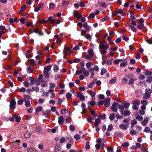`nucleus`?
Wrapping results in <instances>:
<instances>
[{"label":"nucleus","instance_id":"nucleus-1","mask_svg":"<svg viewBox=\"0 0 152 152\" xmlns=\"http://www.w3.org/2000/svg\"><path fill=\"white\" fill-rule=\"evenodd\" d=\"M88 54L84 56L85 58L86 59L91 60L94 55V52L92 49H90L88 51Z\"/></svg>","mask_w":152,"mask_h":152},{"label":"nucleus","instance_id":"nucleus-2","mask_svg":"<svg viewBox=\"0 0 152 152\" xmlns=\"http://www.w3.org/2000/svg\"><path fill=\"white\" fill-rule=\"evenodd\" d=\"M151 92L150 89L146 88L145 90V93L143 95V98L146 99L150 98Z\"/></svg>","mask_w":152,"mask_h":152},{"label":"nucleus","instance_id":"nucleus-3","mask_svg":"<svg viewBox=\"0 0 152 152\" xmlns=\"http://www.w3.org/2000/svg\"><path fill=\"white\" fill-rule=\"evenodd\" d=\"M109 45L108 44H105V41L104 40L101 41L99 43V49H107Z\"/></svg>","mask_w":152,"mask_h":152},{"label":"nucleus","instance_id":"nucleus-4","mask_svg":"<svg viewBox=\"0 0 152 152\" xmlns=\"http://www.w3.org/2000/svg\"><path fill=\"white\" fill-rule=\"evenodd\" d=\"M64 50L63 53L64 58L66 56L67 52H69L70 54H71L72 52V51L70 49V48H68L67 46H65L64 47Z\"/></svg>","mask_w":152,"mask_h":152},{"label":"nucleus","instance_id":"nucleus-5","mask_svg":"<svg viewBox=\"0 0 152 152\" xmlns=\"http://www.w3.org/2000/svg\"><path fill=\"white\" fill-rule=\"evenodd\" d=\"M20 141L18 140H16L15 142H13L12 143L13 144V148L15 149H19V148L20 144L18 143H20Z\"/></svg>","mask_w":152,"mask_h":152},{"label":"nucleus","instance_id":"nucleus-6","mask_svg":"<svg viewBox=\"0 0 152 152\" xmlns=\"http://www.w3.org/2000/svg\"><path fill=\"white\" fill-rule=\"evenodd\" d=\"M110 99L109 97H107L104 100V105L106 107H108L110 105Z\"/></svg>","mask_w":152,"mask_h":152},{"label":"nucleus","instance_id":"nucleus-7","mask_svg":"<svg viewBox=\"0 0 152 152\" xmlns=\"http://www.w3.org/2000/svg\"><path fill=\"white\" fill-rule=\"evenodd\" d=\"M118 105V103L115 102L112 105L111 107L112 110L114 112H117L118 111V109L117 108V106Z\"/></svg>","mask_w":152,"mask_h":152},{"label":"nucleus","instance_id":"nucleus-8","mask_svg":"<svg viewBox=\"0 0 152 152\" xmlns=\"http://www.w3.org/2000/svg\"><path fill=\"white\" fill-rule=\"evenodd\" d=\"M73 14L78 19H79L82 18V15L79 14L78 12L76 10H74Z\"/></svg>","mask_w":152,"mask_h":152},{"label":"nucleus","instance_id":"nucleus-9","mask_svg":"<svg viewBox=\"0 0 152 152\" xmlns=\"http://www.w3.org/2000/svg\"><path fill=\"white\" fill-rule=\"evenodd\" d=\"M77 97L82 101H84L85 99V96L83 95L81 92L77 93Z\"/></svg>","mask_w":152,"mask_h":152},{"label":"nucleus","instance_id":"nucleus-10","mask_svg":"<svg viewBox=\"0 0 152 152\" xmlns=\"http://www.w3.org/2000/svg\"><path fill=\"white\" fill-rule=\"evenodd\" d=\"M16 103V102L14 99H11L10 102V108L12 109H14L15 107Z\"/></svg>","mask_w":152,"mask_h":152},{"label":"nucleus","instance_id":"nucleus-11","mask_svg":"<svg viewBox=\"0 0 152 152\" xmlns=\"http://www.w3.org/2000/svg\"><path fill=\"white\" fill-rule=\"evenodd\" d=\"M51 67L52 66L50 65H48L45 67L43 71V73L46 74L48 73V72L51 70Z\"/></svg>","mask_w":152,"mask_h":152},{"label":"nucleus","instance_id":"nucleus-12","mask_svg":"<svg viewBox=\"0 0 152 152\" xmlns=\"http://www.w3.org/2000/svg\"><path fill=\"white\" fill-rule=\"evenodd\" d=\"M34 32L38 34L39 35L42 36L43 34V32L41 31H39L38 27H37L36 28H34Z\"/></svg>","mask_w":152,"mask_h":152},{"label":"nucleus","instance_id":"nucleus-13","mask_svg":"<svg viewBox=\"0 0 152 152\" xmlns=\"http://www.w3.org/2000/svg\"><path fill=\"white\" fill-rule=\"evenodd\" d=\"M121 104L124 106V108L127 109L130 105L129 103H127L125 101H122L121 102Z\"/></svg>","mask_w":152,"mask_h":152},{"label":"nucleus","instance_id":"nucleus-14","mask_svg":"<svg viewBox=\"0 0 152 152\" xmlns=\"http://www.w3.org/2000/svg\"><path fill=\"white\" fill-rule=\"evenodd\" d=\"M128 125L129 124L125 125L123 124H121L119 126V127L121 129L123 130H126L127 129Z\"/></svg>","mask_w":152,"mask_h":152},{"label":"nucleus","instance_id":"nucleus-15","mask_svg":"<svg viewBox=\"0 0 152 152\" xmlns=\"http://www.w3.org/2000/svg\"><path fill=\"white\" fill-rule=\"evenodd\" d=\"M122 115H123L125 116H127L129 115L130 114V112L128 110H126L124 112L122 111H120Z\"/></svg>","mask_w":152,"mask_h":152},{"label":"nucleus","instance_id":"nucleus-16","mask_svg":"<svg viewBox=\"0 0 152 152\" xmlns=\"http://www.w3.org/2000/svg\"><path fill=\"white\" fill-rule=\"evenodd\" d=\"M64 120L63 117L61 116H59L58 119V123L60 124H62L64 123Z\"/></svg>","mask_w":152,"mask_h":152},{"label":"nucleus","instance_id":"nucleus-17","mask_svg":"<svg viewBox=\"0 0 152 152\" xmlns=\"http://www.w3.org/2000/svg\"><path fill=\"white\" fill-rule=\"evenodd\" d=\"M132 104L139 105L140 104V101L139 100L137 99L133 100Z\"/></svg>","mask_w":152,"mask_h":152},{"label":"nucleus","instance_id":"nucleus-18","mask_svg":"<svg viewBox=\"0 0 152 152\" xmlns=\"http://www.w3.org/2000/svg\"><path fill=\"white\" fill-rule=\"evenodd\" d=\"M83 27L84 28L86 29L87 31H89L91 27L88 25L87 23H85L83 25Z\"/></svg>","mask_w":152,"mask_h":152},{"label":"nucleus","instance_id":"nucleus-19","mask_svg":"<svg viewBox=\"0 0 152 152\" xmlns=\"http://www.w3.org/2000/svg\"><path fill=\"white\" fill-rule=\"evenodd\" d=\"M101 122V120L99 118H97L95 120V126L97 127L98 126H99V124Z\"/></svg>","mask_w":152,"mask_h":152},{"label":"nucleus","instance_id":"nucleus-20","mask_svg":"<svg viewBox=\"0 0 152 152\" xmlns=\"http://www.w3.org/2000/svg\"><path fill=\"white\" fill-rule=\"evenodd\" d=\"M98 4L104 8H106L107 6L106 4L104 2L99 1L98 2Z\"/></svg>","mask_w":152,"mask_h":152},{"label":"nucleus","instance_id":"nucleus-21","mask_svg":"<svg viewBox=\"0 0 152 152\" xmlns=\"http://www.w3.org/2000/svg\"><path fill=\"white\" fill-rule=\"evenodd\" d=\"M55 19H53L52 17H49L48 18V21L50 22L52 24L55 23Z\"/></svg>","mask_w":152,"mask_h":152},{"label":"nucleus","instance_id":"nucleus-22","mask_svg":"<svg viewBox=\"0 0 152 152\" xmlns=\"http://www.w3.org/2000/svg\"><path fill=\"white\" fill-rule=\"evenodd\" d=\"M24 97V100L25 101H26V100H28L31 99L30 96L29 95L27 94H24L23 96Z\"/></svg>","mask_w":152,"mask_h":152},{"label":"nucleus","instance_id":"nucleus-23","mask_svg":"<svg viewBox=\"0 0 152 152\" xmlns=\"http://www.w3.org/2000/svg\"><path fill=\"white\" fill-rule=\"evenodd\" d=\"M137 27L138 29L141 30L144 27V25L143 24L140 23L137 25Z\"/></svg>","mask_w":152,"mask_h":152},{"label":"nucleus","instance_id":"nucleus-24","mask_svg":"<svg viewBox=\"0 0 152 152\" xmlns=\"http://www.w3.org/2000/svg\"><path fill=\"white\" fill-rule=\"evenodd\" d=\"M122 59H117L113 61V63L115 64H119L120 62H122Z\"/></svg>","mask_w":152,"mask_h":152},{"label":"nucleus","instance_id":"nucleus-25","mask_svg":"<svg viewBox=\"0 0 152 152\" xmlns=\"http://www.w3.org/2000/svg\"><path fill=\"white\" fill-rule=\"evenodd\" d=\"M101 49V50L100 51V53L102 55H104L107 53V51L106 50L107 49Z\"/></svg>","mask_w":152,"mask_h":152},{"label":"nucleus","instance_id":"nucleus-26","mask_svg":"<svg viewBox=\"0 0 152 152\" xmlns=\"http://www.w3.org/2000/svg\"><path fill=\"white\" fill-rule=\"evenodd\" d=\"M36 110L37 114H38V113L37 112L41 111L43 110V108L42 106H40L37 107Z\"/></svg>","mask_w":152,"mask_h":152},{"label":"nucleus","instance_id":"nucleus-27","mask_svg":"<svg viewBox=\"0 0 152 152\" xmlns=\"http://www.w3.org/2000/svg\"><path fill=\"white\" fill-rule=\"evenodd\" d=\"M30 63L33 66H36V63L35 62V61L33 59H30L29 60Z\"/></svg>","mask_w":152,"mask_h":152},{"label":"nucleus","instance_id":"nucleus-28","mask_svg":"<svg viewBox=\"0 0 152 152\" xmlns=\"http://www.w3.org/2000/svg\"><path fill=\"white\" fill-rule=\"evenodd\" d=\"M27 152H36L35 149L32 148H27Z\"/></svg>","mask_w":152,"mask_h":152},{"label":"nucleus","instance_id":"nucleus-29","mask_svg":"<svg viewBox=\"0 0 152 152\" xmlns=\"http://www.w3.org/2000/svg\"><path fill=\"white\" fill-rule=\"evenodd\" d=\"M115 134L120 137H122L124 135L123 133L120 132H116Z\"/></svg>","mask_w":152,"mask_h":152},{"label":"nucleus","instance_id":"nucleus-30","mask_svg":"<svg viewBox=\"0 0 152 152\" xmlns=\"http://www.w3.org/2000/svg\"><path fill=\"white\" fill-rule=\"evenodd\" d=\"M146 81L149 83H151L152 82V76H148L146 78Z\"/></svg>","mask_w":152,"mask_h":152},{"label":"nucleus","instance_id":"nucleus-31","mask_svg":"<svg viewBox=\"0 0 152 152\" xmlns=\"http://www.w3.org/2000/svg\"><path fill=\"white\" fill-rule=\"evenodd\" d=\"M117 80L116 77H114L112 80H110V84H114L115 83Z\"/></svg>","mask_w":152,"mask_h":152},{"label":"nucleus","instance_id":"nucleus-32","mask_svg":"<svg viewBox=\"0 0 152 152\" xmlns=\"http://www.w3.org/2000/svg\"><path fill=\"white\" fill-rule=\"evenodd\" d=\"M130 28H131V30L134 31V32H136L137 31V30L136 28L131 25H129L128 26Z\"/></svg>","mask_w":152,"mask_h":152},{"label":"nucleus","instance_id":"nucleus-33","mask_svg":"<svg viewBox=\"0 0 152 152\" xmlns=\"http://www.w3.org/2000/svg\"><path fill=\"white\" fill-rule=\"evenodd\" d=\"M89 94L91 95L92 97H94L96 94V92H93L92 91H90L88 92Z\"/></svg>","mask_w":152,"mask_h":152},{"label":"nucleus","instance_id":"nucleus-34","mask_svg":"<svg viewBox=\"0 0 152 152\" xmlns=\"http://www.w3.org/2000/svg\"><path fill=\"white\" fill-rule=\"evenodd\" d=\"M66 141L68 142L71 143L72 141V139L71 137H66Z\"/></svg>","mask_w":152,"mask_h":152},{"label":"nucleus","instance_id":"nucleus-35","mask_svg":"<svg viewBox=\"0 0 152 152\" xmlns=\"http://www.w3.org/2000/svg\"><path fill=\"white\" fill-rule=\"evenodd\" d=\"M53 70L55 72H57L59 70L58 67L56 65H54L53 66Z\"/></svg>","mask_w":152,"mask_h":152},{"label":"nucleus","instance_id":"nucleus-36","mask_svg":"<svg viewBox=\"0 0 152 152\" xmlns=\"http://www.w3.org/2000/svg\"><path fill=\"white\" fill-rule=\"evenodd\" d=\"M115 118V116L113 113L111 114L109 116L110 120L111 121H113L114 120Z\"/></svg>","mask_w":152,"mask_h":152},{"label":"nucleus","instance_id":"nucleus-37","mask_svg":"<svg viewBox=\"0 0 152 152\" xmlns=\"http://www.w3.org/2000/svg\"><path fill=\"white\" fill-rule=\"evenodd\" d=\"M55 6V4L53 3H51L49 5V8L50 10L53 9H54V7Z\"/></svg>","mask_w":152,"mask_h":152},{"label":"nucleus","instance_id":"nucleus-38","mask_svg":"<svg viewBox=\"0 0 152 152\" xmlns=\"http://www.w3.org/2000/svg\"><path fill=\"white\" fill-rule=\"evenodd\" d=\"M95 15L94 13L92 12L90 13L89 16L88 17V19H91L94 18Z\"/></svg>","mask_w":152,"mask_h":152},{"label":"nucleus","instance_id":"nucleus-39","mask_svg":"<svg viewBox=\"0 0 152 152\" xmlns=\"http://www.w3.org/2000/svg\"><path fill=\"white\" fill-rule=\"evenodd\" d=\"M43 77V76L42 75H39L37 80H39L42 83L43 82V80L42 78Z\"/></svg>","mask_w":152,"mask_h":152},{"label":"nucleus","instance_id":"nucleus-40","mask_svg":"<svg viewBox=\"0 0 152 152\" xmlns=\"http://www.w3.org/2000/svg\"><path fill=\"white\" fill-rule=\"evenodd\" d=\"M85 148L87 150H88L90 149L89 142L87 141L86 143V145L85 147Z\"/></svg>","mask_w":152,"mask_h":152},{"label":"nucleus","instance_id":"nucleus-41","mask_svg":"<svg viewBox=\"0 0 152 152\" xmlns=\"http://www.w3.org/2000/svg\"><path fill=\"white\" fill-rule=\"evenodd\" d=\"M136 119L138 121H142V120L143 118L141 116L137 115L136 116Z\"/></svg>","mask_w":152,"mask_h":152},{"label":"nucleus","instance_id":"nucleus-42","mask_svg":"<svg viewBox=\"0 0 152 152\" xmlns=\"http://www.w3.org/2000/svg\"><path fill=\"white\" fill-rule=\"evenodd\" d=\"M96 102L94 101H91V102H88V105H90L91 106H94L95 105Z\"/></svg>","mask_w":152,"mask_h":152},{"label":"nucleus","instance_id":"nucleus-43","mask_svg":"<svg viewBox=\"0 0 152 152\" xmlns=\"http://www.w3.org/2000/svg\"><path fill=\"white\" fill-rule=\"evenodd\" d=\"M137 133V131L134 129L132 130L130 132V134L132 135H136Z\"/></svg>","mask_w":152,"mask_h":152},{"label":"nucleus","instance_id":"nucleus-44","mask_svg":"<svg viewBox=\"0 0 152 152\" xmlns=\"http://www.w3.org/2000/svg\"><path fill=\"white\" fill-rule=\"evenodd\" d=\"M113 129V127L112 124H110L108 126L107 130L108 131H111Z\"/></svg>","mask_w":152,"mask_h":152},{"label":"nucleus","instance_id":"nucleus-45","mask_svg":"<svg viewBox=\"0 0 152 152\" xmlns=\"http://www.w3.org/2000/svg\"><path fill=\"white\" fill-rule=\"evenodd\" d=\"M61 150V148L58 146L56 145L55 147V152H58Z\"/></svg>","mask_w":152,"mask_h":152},{"label":"nucleus","instance_id":"nucleus-46","mask_svg":"<svg viewBox=\"0 0 152 152\" xmlns=\"http://www.w3.org/2000/svg\"><path fill=\"white\" fill-rule=\"evenodd\" d=\"M83 73L84 74V75L85 76H88L89 75V72L87 70H86L85 71H84Z\"/></svg>","mask_w":152,"mask_h":152},{"label":"nucleus","instance_id":"nucleus-47","mask_svg":"<svg viewBox=\"0 0 152 152\" xmlns=\"http://www.w3.org/2000/svg\"><path fill=\"white\" fill-rule=\"evenodd\" d=\"M141 102L143 105H147L148 103L147 101L145 100H141Z\"/></svg>","mask_w":152,"mask_h":152},{"label":"nucleus","instance_id":"nucleus-48","mask_svg":"<svg viewBox=\"0 0 152 152\" xmlns=\"http://www.w3.org/2000/svg\"><path fill=\"white\" fill-rule=\"evenodd\" d=\"M25 105L26 107H29L30 106L31 104L30 102L29 101H25Z\"/></svg>","mask_w":152,"mask_h":152},{"label":"nucleus","instance_id":"nucleus-49","mask_svg":"<svg viewBox=\"0 0 152 152\" xmlns=\"http://www.w3.org/2000/svg\"><path fill=\"white\" fill-rule=\"evenodd\" d=\"M32 89H33V91H35L36 92H38L39 91V88L37 87H32Z\"/></svg>","mask_w":152,"mask_h":152},{"label":"nucleus","instance_id":"nucleus-50","mask_svg":"<svg viewBox=\"0 0 152 152\" xmlns=\"http://www.w3.org/2000/svg\"><path fill=\"white\" fill-rule=\"evenodd\" d=\"M72 96V94L69 92H68L66 94V96L67 99H69L71 98Z\"/></svg>","mask_w":152,"mask_h":152},{"label":"nucleus","instance_id":"nucleus-51","mask_svg":"<svg viewBox=\"0 0 152 152\" xmlns=\"http://www.w3.org/2000/svg\"><path fill=\"white\" fill-rule=\"evenodd\" d=\"M66 138L64 137H62L60 139V142L61 143H64L66 141Z\"/></svg>","mask_w":152,"mask_h":152},{"label":"nucleus","instance_id":"nucleus-52","mask_svg":"<svg viewBox=\"0 0 152 152\" xmlns=\"http://www.w3.org/2000/svg\"><path fill=\"white\" fill-rule=\"evenodd\" d=\"M23 84H24V86L26 87V88L28 87L30 85L28 81H26V82H24L23 83Z\"/></svg>","mask_w":152,"mask_h":152},{"label":"nucleus","instance_id":"nucleus-53","mask_svg":"<svg viewBox=\"0 0 152 152\" xmlns=\"http://www.w3.org/2000/svg\"><path fill=\"white\" fill-rule=\"evenodd\" d=\"M106 72V70L104 68H103L102 69L101 72V75H103Z\"/></svg>","mask_w":152,"mask_h":152},{"label":"nucleus","instance_id":"nucleus-54","mask_svg":"<svg viewBox=\"0 0 152 152\" xmlns=\"http://www.w3.org/2000/svg\"><path fill=\"white\" fill-rule=\"evenodd\" d=\"M122 82L123 84H125L127 83L128 80L126 78H124L122 79Z\"/></svg>","mask_w":152,"mask_h":152},{"label":"nucleus","instance_id":"nucleus-55","mask_svg":"<svg viewBox=\"0 0 152 152\" xmlns=\"http://www.w3.org/2000/svg\"><path fill=\"white\" fill-rule=\"evenodd\" d=\"M26 92L27 94H30L32 92H33V91L31 88H28L26 90Z\"/></svg>","mask_w":152,"mask_h":152},{"label":"nucleus","instance_id":"nucleus-56","mask_svg":"<svg viewBox=\"0 0 152 152\" xmlns=\"http://www.w3.org/2000/svg\"><path fill=\"white\" fill-rule=\"evenodd\" d=\"M127 65V63L126 62H123L122 63H121L120 65L121 67H123L126 66Z\"/></svg>","mask_w":152,"mask_h":152},{"label":"nucleus","instance_id":"nucleus-57","mask_svg":"<svg viewBox=\"0 0 152 152\" xmlns=\"http://www.w3.org/2000/svg\"><path fill=\"white\" fill-rule=\"evenodd\" d=\"M152 74V72L147 70L145 72V75H150Z\"/></svg>","mask_w":152,"mask_h":152},{"label":"nucleus","instance_id":"nucleus-58","mask_svg":"<svg viewBox=\"0 0 152 152\" xmlns=\"http://www.w3.org/2000/svg\"><path fill=\"white\" fill-rule=\"evenodd\" d=\"M26 89L24 87H22L20 88L19 90V91L22 92H24L26 91Z\"/></svg>","mask_w":152,"mask_h":152},{"label":"nucleus","instance_id":"nucleus-59","mask_svg":"<svg viewBox=\"0 0 152 152\" xmlns=\"http://www.w3.org/2000/svg\"><path fill=\"white\" fill-rule=\"evenodd\" d=\"M41 130V128L40 127H36L34 129V131L35 132H38L40 131Z\"/></svg>","mask_w":152,"mask_h":152},{"label":"nucleus","instance_id":"nucleus-60","mask_svg":"<svg viewBox=\"0 0 152 152\" xmlns=\"http://www.w3.org/2000/svg\"><path fill=\"white\" fill-rule=\"evenodd\" d=\"M41 82L39 81V80H35V85L37 86H39L40 85V83H41Z\"/></svg>","mask_w":152,"mask_h":152},{"label":"nucleus","instance_id":"nucleus-61","mask_svg":"<svg viewBox=\"0 0 152 152\" xmlns=\"http://www.w3.org/2000/svg\"><path fill=\"white\" fill-rule=\"evenodd\" d=\"M63 99H58V105H60L63 102Z\"/></svg>","mask_w":152,"mask_h":152},{"label":"nucleus","instance_id":"nucleus-62","mask_svg":"<svg viewBox=\"0 0 152 152\" xmlns=\"http://www.w3.org/2000/svg\"><path fill=\"white\" fill-rule=\"evenodd\" d=\"M144 131L145 132H148L150 131V129L148 127H146L145 128Z\"/></svg>","mask_w":152,"mask_h":152},{"label":"nucleus","instance_id":"nucleus-63","mask_svg":"<svg viewBox=\"0 0 152 152\" xmlns=\"http://www.w3.org/2000/svg\"><path fill=\"white\" fill-rule=\"evenodd\" d=\"M139 23L143 24L144 21V20L141 18L138 20Z\"/></svg>","mask_w":152,"mask_h":152},{"label":"nucleus","instance_id":"nucleus-64","mask_svg":"<svg viewBox=\"0 0 152 152\" xmlns=\"http://www.w3.org/2000/svg\"><path fill=\"white\" fill-rule=\"evenodd\" d=\"M86 38L87 39L91 40V37L90 34H87L85 36Z\"/></svg>","mask_w":152,"mask_h":152}]
</instances>
